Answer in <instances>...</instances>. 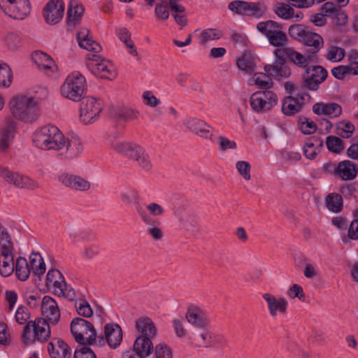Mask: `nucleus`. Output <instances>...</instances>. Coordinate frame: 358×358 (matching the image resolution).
<instances>
[{"label":"nucleus","mask_w":358,"mask_h":358,"mask_svg":"<svg viewBox=\"0 0 358 358\" xmlns=\"http://www.w3.org/2000/svg\"><path fill=\"white\" fill-rule=\"evenodd\" d=\"M41 96H19L14 97L10 101L11 113L17 119L31 122L35 120L38 115V106L41 101L48 96V90L42 89Z\"/></svg>","instance_id":"f257e3e1"},{"label":"nucleus","mask_w":358,"mask_h":358,"mask_svg":"<svg viewBox=\"0 0 358 358\" xmlns=\"http://www.w3.org/2000/svg\"><path fill=\"white\" fill-rule=\"evenodd\" d=\"M113 148L119 153L134 160L138 166L145 172L153 169V163L150 152L143 145L130 141H118Z\"/></svg>","instance_id":"f03ea898"},{"label":"nucleus","mask_w":358,"mask_h":358,"mask_svg":"<svg viewBox=\"0 0 358 358\" xmlns=\"http://www.w3.org/2000/svg\"><path fill=\"white\" fill-rule=\"evenodd\" d=\"M33 142L40 149L59 151L64 145V136L57 127L47 124L34 132Z\"/></svg>","instance_id":"7ed1b4c3"},{"label":"nucleus","mask_w":358,"mask_h":358,"mask_svg":"<svg viewBox=\"0 0 358 358\" xmlns=\"http://www.w3.org/2000/svg\"><path fill=\"white\" fill-rule=\"evenodd\" d=\"M71 331L76 340L83 345H101L104 342L103 336H96L93 324L80 317L74 318L71 322Z\"/></svg>","instance_id":"20e7f679"},{"label":"nucleus","mask_w":358,"mask_h":358,"mask_svg":"<svg viewBox=\"0 0 358 358\" xmlns=\"http://www.w3.org/2000/svg\"><path fill=\"white\" fill-rule=\"evenodd\" d=\"M51 334L50 325L45 318L38 317L29 321L23 328L22 339L24 344L29 345L36 341L44 343Z\"/></svg>","instance_id":"39448f33"},{"label":"nucleus","mask_w":358,"mask_h":358,"mask_svg":"<svg viewBox=\"0 0 358 358\" xmlns=\"http://www.w3.org/2000/svg\"><path fill=\"white\" fill-rule=\"evenodd\" d=\"M257 29L266 36L269 44L277 48L276 49L287 47L289 38L280 23L273 20L260 22L257 24Z\"/></svg>","instance_id":"423d86ee"},{"label":"nucleus","mask_w":358,"mask_h":358,"mask_svg":"<svg viewBox=\"0 0 358 358\" xmlns=\"http://www.w3.org/2000/svg\"><path fill=\"white\" fill-rule=\"evenodd\" d=\"M85 78L79 72H73L65 79L61 87L62 95L70 100L80 101L86 90Z\"/></svg>","instance_id":"0eeeda50"},{"label":"nucleus","mask_w":358,"mask_h":358,"mask_svg":"<svg viewBox=\"0 0 358 358\" xmlns=\"http://www.w3.org/2000/svg\"><path fill=\"white\" fill-rule=\"evenodd\" d=\"M86 66L92 74L101 78L111 80L117 76L113 64L109 60L95 53L87 55Z\"/></svg>","instance_id":"6e6552de"},{"label":"nucleus","mask_w":358,"mask_h":358,"mask_svg":"<svg viewBox=\"0 0 358 358\" xmlns=\"http://www.w3.org/2000/svg\"><path fill=\"white\" fill-rule=\"evenodd\" d=\"M45 285L52 289L54 294L58 296H64L70 301L76 297L74 290L67 286L64 278L57 269L50 270L46 275Z\"/></svg>","instance_id":"1a4fd4ad"},{"label":"nucleus","mask_w":358,"mask_h":358,"mask_svg":"<svg viewBox=\"0 0 358 358\" xmlns=\"http://www.w3.org/2000/svg\"><path fill=\"white\" fill-rule=\"evenodd\" d=\"M278 97L272 90H259L250 97L252 110L257 113H264L272 110L278 104Z\"/></svg>","instance_id":"9d476101"},{"label":"nucleus","mask_w":358,"mask_h":358,"mask_svg":"<svg viewBox=\"0 0 358 358\" xmlns=\"http://www.w3.org/2000/svg\"><path fill=\"white\" fill-rule=\"evenodd\" d=\"M0 8L6 15L17 20L25 19L31 13L29 0H0Z\"/></svg>","instance_id":"9b49d317"},{"label":"nucleus","mask_w":358,"mask_h":358,"mask_svg":"<svg viewBox=\"0 0 358 358\" xmlns=\"http://www.w3.org/2000/svg\"><path fill=\"white\" fill-rule=\"evenodd\" d=\"M102 110L101 102L92 96L84 98L80 106V119L85 124H92L99 117Z\"/></svg>","instance_id":"f8f14e48"},{"label":"nucleus","mask_w":358,"mask_h":358,"mask_svg":"<svg viewBox=\"0 0 358 358\" xmlns=\"http://www.w3.org/2000/svg\"><path fill=\"white\" fill-rule=\"evenodd\" d=\"M0 176L8 184L17 188L34 189L39 187L38 183L19 173L13 172L8 169H0Z\"/></svg>","instance_id":"ddd939ff"},{"label":"nucleus","mask_w":358,"mask_h":358,"mask_svg":"<svg viewBox=\"0 0 358 358\" xmlns=\"http://www.w3.org/2000/svg\"><path fill=\"white\" fill-rule=\"evenodd\" d=\"M306 76L303 75L304 88L316 91L320 84L323 83L328 75L327 71L322 66H308L306 69Z\"/></svg>","instance_id":"4468645a"},{"label":"nucleus","mask_w":358,"mask_h":358,"mask_svg":"<svg viewBox=\"0 0 358 358\" xmlns=\"http://www.w3.org/2000/svg\"><path fill=\"white\" fill-rule=\"evenodd\" d=\"M59 182L66 187L78 191H87L90 189V182L80 176L67 172L61 173L58 176Z\"/></svg>","instance_id":"2eb2a0df"},{"label":"nucleus","mask_w":358,"mask_h":358,"mask_svg":"<svg viewBox=\"0 0 358 358\" xmlns=\"http://www.w3.org/2000/svg\"><path fill=\"white\" fill-rule=\"evenodd\" d=\"M64 6L63 0H50L43 10L45 21L49 24L57 23L64 16Z\"/></svg>","instance_id":"dca6fc26"},{"label":"nucleus","mask_w":358,"mask_h":358,"mask_svg":"<svg viewBox=\"0 0 358 358\" xmlns=\"http://www.w3.org/2000/svg\"><path fill=\"white\" fill-rule=\"evenodd\" d=\"M42 315L47 321L56 324L60 319V310L56 301L50 296H45L41 301Z\"/></svg>","instance_id":"f3484780"},{"label":"nucleus","mask_w":358,"mask_h":358,"mask_svg":"<svg viewBox=\"0 0 358 358\" xmlns=\"http://www.w3.org/2000/svg\"><path fill=\"white\" fill-rule=\"evenodd\" d=\"M276 58H288L295 65L304 68L308 67L309 64V58L306 57L304 55L299 52L295 51L293 48L286 47L285 48L275 49L273 52Z\"/></svg>","instance_id":"a211bd4d"},{"label":"nucleus","mask_w":358,"mask_h":358,"mask_svg":"<svg viewBox=\"0 0 358 358\" xmlns=\"http://www.w3.org/2000/svg\"><path fill=\"white\" fill-rule=\"evenodd\" d=\"M48 351L51 358H70L71 356V348L59 338H54L49 342Z\"/></svg>","instance_id":"6ab92c4d"},{"label":"nucleus","mask_w":358,"mask_h":358,"mask_svg":"<svg viewBox=\"0 0 358 358\" xmlns=\"http://www.w3.org/2000/svg\"><path fill=\"white\" fill-rule=\"evenodd\" d=\"M285 63V57L276 58L273 64L265 65L264 71L270 76L277 80L288 78L291 75V71Z\"/></svg>","instance_id":"aec40b11"},{"label":"nucleus","mask_w":358,"mask_h":358,"mask_svg":"<svg viewBox=\"0 0 358 358\" xmlns=\"http://www.w3.org/2000/svg\"><path fill=\"white\" fill-rule=\"evenodd\" d=\"M31 57L34 62L47 75L51 76L57 70L53 59L45 52L36 51Z\"/></svg>","instance_id":"412c9836"},{"label":"nucleus","mask_w":358,"mask_h":358,"mask_svg":"<svg viewBox=\"0 0 358 358\" xmlns=\"http://www.w3.org/2000/svg\"><path fill=\"white\" fill-rule=\"evenodd\" d=\"M334 174L343 180H352L357 174V168L355 163L344 160L334 168Z\"/></svg>","instance_id":"4be33fe9"},{"label":"nucleus","mask_w":358,"mask_h":358,"mask_svg":"<svg viewBox=\"0 0 358 358\" xmlns=\"http://www.w3.org/2000/svg\"><path fill=\"white\" fill-rule=\"evenodd\" d=\"M104 334L108 345L112 348H116L122 341V330L117 324H106L104 327Z\"/></svg>","instance_id":"5701e85b"},{"label":"nucleus","mask_w":358,"mask_h":358,"mask_svg":"<svg viewBox=\"0 0 358 358\" xmlns=\"http://www.w3.org/2000/svg\"><path fill=\"white\" fill-rule=\"evenodd\" d=\"M187 128L196 135L205 139H210V126L204 121L197 118H190L185 122Z\"/></svg>","instance_id":"b1692460"},{"label":"nucleus","mask_w":358,"mask_h":358,"mask_svg":"<svg viewBox=\"0 0 358 358\" xmlns=\"http://www.w3.org/2000/svg\"><path fill=\"white\" fill-rule=\"evenodd\" d=\"M85 12L83 6L76 0H71L69 3L67 10V24L69 27H75L78 24Z\"/></svg>","instance_id":"393cba45"},{"label":"nucleus","mask_w":358,"mask_h":358,"mask_svg":"<svg viewBox=\"0 0 358 358\" xmlns=\"http://www.w3.org/2000/svg\"><path fill=\"white\" fill-rule=\"evenodd\" d=\"M313 111L319 115H325L334 118L341 115L342 108L336 103H317L313 105Z\"/></svg>","instance_id":"a878e982"},{"label":"nucleus","mask_w":358,"mask_h":358,"mask_svg":"<svg viewBox=\"0 0 358 358\" xmlns=\"http://www.w3.org/2000/svg\"><path fill=\"white\" fill-rule=\"evenodd\" d=\"M77 38L80 47L83 49L94 52L95 54L101 50V46L90 36V31L87 29H82L79 31Z\"/></svg>","instance_id":"bb28decb"},{"label":"nucleus","mask_w":358,"mask_h":358,"mask_svg":"<svg viewBox=\"0 0 358 358\" xmlns=\"http://www.w3.org/2000/svg\"><path fill=\"white\" fill-rule=\"evenodd\" d=\"M299 95L297 93L296 96H287L282 99V111L285 115L292 116L302 110L304 103L299 101Z\"/></svg>","instance_id":"cd10ccee"},{"label":"nucleus","mask_w":358,"mask_h":358,"mask_svg":"<svg viewBox=\"0 0 358 358\" xmlns=\"http://www.w3.org/2000/svg\"><path fill=\"white\" fill-rule=\"evenodd\" d=\"M274 12L283 20H293L294 22L300 21L303 16L301 12H295L293 8L284 3H277L274 7Z\"/></svg>","instance_id":"c85d7f7f"},{"label":"nucleus","mask_w":358,"mask_h":358,"mask_svg":"<svg viewBox=\"0 0 358 358\" xmlns=\"http://www.w3.org/2000/svg\"><path fill=\"white\" fill-rule=\"evenodd\" d=\"M64 146L61 147V150H65V156L69 159L77 157L83 151V144L78 138H71L68 139L64 137Z\"/></svg>","instance_id":"c756f323"},{"label":"nucleus","mask_w":358,"mask_h":358,"mask_svg":"<svg viewBox=\"0 0 358 358\" xmlns=\"http://www.w3.org/2000/svg\"><path fill=\"white\" fill-rule=\"evenodd\" d=\"M153 336H140L134 344V350L141 357L144 358L150 355L152 351L153 347L151 338Z\"/></svg>","instance_id":"7c9ffc66"},{"label":"nucleus","mask_w":358,"mask_h":358,"mask_svg":"<svg viewBox=\"0 0 358 358\" xmlns=\"http://www.w3.org/2000/svg\"><path fill=\"white\" fill-rule=\"evenodd\" d=\"M15 124L13 122H8L1 128L0 131V150L5 152L9 148L15 133Z\"/></svg>","instance_id":"2f4dec72"},{"label":"nucleus","mask_w":358,"mask_h":358,"mask_svg":"<svg viewBox=\"0 0 358 358\" xmlns=\"http://www.w3.org/2000/svg\"><path fill=\"white\" fill-rule=\"evenodd\" d=\"M263 298L266 301L269 312L272 316L276 315L277 310L280 313H285L287 303L284 299H277L274 296L270 294H264Z\"/></svg>","instance_id":"473e14b6"},{"label":"nucleus","mask_w":358,"mask_h":358,"mask_svg":"<svg viewBox=\"0 0 358 358\" xmlns=\"http://www.w3.org/2000/svg\"><path fill=\"white\" fill-rule=\"evenodd\" d=\"M301 43L310 47V52L315 54L323 47L324 40L320 34L309 31Z\"/></svg>","instance_id":"72a5a7b5"},{"label":"nucleus","mask_w":358,"mask_h":358,"mask_svg":"<svg viewBox=\"0 0 358 358\" xmlns=\"http://www.w3.org/2000/svg\"><path fill=\"white\" fill-rule=\"evenodd\" d=\"M322 146L323 141L320 138L315 136L309 138L303 147L305 156L309 159H315Z\"/></svg>","instance_id":"f704fd0d"},{"label":"nucleus","mask_w":358,"mask_h":358,"mask_svg":"<svg viewBox=\"0 0 358 358\" xmlns=\"http://www.w3.org/2000/svg\"><path fill=\"white\" fill-rule=\"evenodd\" d=\"M186 318L189 323L196 327H204L207 324L203 312L196 306L189 308L186 313Z\"/></svg>","instance_id":"c9c22d12"},{"label":"nucleus","mask_w":358,"mask_h":358,"mask_svg":"<svg viewBox=\"0 0 358 358\" xmlns=\"http://www.w3.org/2000/svg\"><path fill=\"white\" fill-rule=\"evenodd\" d=\"M14 271V262L12 251L8 252H1L0 273L3 277H8Z\"/></svg>","instance_id":"e433bc0d"},{"label":"nucleus","mask_w":358,"mask_h":358,"mask_svg":"<svg viewBox=\"0 0 358 358\" xmlns=\"http://www.w3.org/2000/svg\"><path fill=\"white\" fill-rule=\"evenodd\" d=\"M136 328L141 336H155L157 329L152 321L148 317H142L136 321Z\"/></svg>","instance_id":"4c0bfd02"},{"label":"nucleus","mask_w":358,"mask_h":358,"mask_svg":"<svg viewBox=\"0 0 358 358\" xmlns=\"http://www.w3.org/2000/svg\"><path fill=\"white\" fill-rule=\"evenodd\" d=\"M29 267L35 275L41 276L45 272V264L41 255L33 252L29 257Z\"/></svg>","instance_id":"58836bf2"},{"label":"nucleus","mask_w":358,"mask_h":358,"mask_svg":"<svg viewBox=\"0 0 358 358\" xmlns=\"http://www.w3.org/2000/svg\"><path fill=\"white\" fill-rule=\"evenodd\" d=\"M15 272L20 280L25 281L28 279L31 273V268L26 259L21 257L17 259Z\"/></svg>","instance_id":"ea45409f"},{"label":"nucleus","mask_w":358,"mask_h":358,"mask_svg":"<svg viewBox=\"0 0 358 358\" xmlns=\"http://www.w3.org/2000/svg\"><path fill=\"white\" fill-rule=\"evenodd\" d=\"M251 80L259 89L263 90H270L273 85V80L268 73H256L254 74Z\"/></svg>","instance_id":"a19ab883"},{"label":"nucleus","mask_w":358,"mask_h":358,"mask_svg":"<svg viewBox=\"0 0 358 358\" xmlns=\"http://www.w3.org/2000/svg\"><path fill=\"white\" fill-rule=\"evenodd\" d=\"M13 72L6 63L0 62V87L7 88L13 82Z\"/></svg>","instance_id":"79ce46f5"},{"label":"nucleus","mask_w":358,"mask_h":358,"mask_svg":"<svg viewBox=\"0 0 358 358\" xmlns=\"http://www.w3.org/2000/svg\"><path fill=\"white\" fill-rule=\"evenodd\" d=\"M345 52L343 48L336 45H329L327 48L325 58L332 62H338L343 59Z\"/></svg>","instance_id":"37998d69"},{"label":"nucleus","mask_w":358,"mask_h":358,"mask_svg":"<svg viewBox=\"0 0 358 358\" xmlns=\"http://www.w3.org/2000/svg\"><path fill=\"white\" fill-rule=\"evenodd\" d=\"M238 67L247 73H252L255 69V58L250 55H243L236 61Z\"/></svg>","instance_id":"c03bdc74"},{"label":"nucleus","mask_w":358,"mask_h":358,"mask_svg":"<svg viewBox=\"0 0 358 358\" xmlns=\"http://www.w3.org/2000/svg\"><path fill=\"white\" fill-rule=\"evenodd\" d=\"M120 39L126 45L129 49V53L135 57L138 56V51L134 46V42L131 39V34L126 28H122L118 31Z\"/></svg>","instance_id":"a18cd8bd"},{"label":"nucleus","mask_w":358,"mask_h":358,"mask_svg":"<svg viewBox=\"0 0 358 358\" xmlns=\"http://www.w3.org/2000/svg\"><path fill=\"white\" fill-rule=\"evenodd\" d=\"M309 31L303 24H295L289 26L288 34L294 40L301 43Z\"/></svg>","instance_id":"49530a36"},{"label":"nucleus","mask_w":358,"mask_h":358,"mask_svg":"<svg viewBox=\"0 0 358 358\" xmlns=\"http://www.w3.org/2000/svg\"><path fill=\"white\" fill-rule=\"evenodd\" d=\"M222 36V32L216 29H207L203 30L199 35V38L202 44H206L208 41L220 39Z\"/></svg>","instance_id":"de8ad7c7"},{"label":"nucleus","mask_w":358,"mask_h":358,"mask_svg":"<svg viewBox=\"0 0 358 358\" xmlns=\"http://www.w3.org/2000/svg\"><path fill=\"white\" fill-rule=\"evenodd\" d=\"M210 343V336L206 330L196 333L192 337V343L199 348L207 347Z\"/></svg>","instance_id":"09e8293b"},{"label":"nucleus","mask_w":358,"mask_h":358,"mask_svg":"<svg viewBox=\"0 0 358 358\" xmlns=\"http://www.w3.org/2000/svg\"><path fill=\"white\" fill-rule=\"evenodd\" d=\"M326 145L328 150L334 153H340L344 149L342 140L336 136H328Z\"/></svg>","instance_id":"8fccbe9b"},{"label":"nucleus","mask_w":358,"mask_h":358,"mask_svg":"<svg viewBox=\"0 0 358 358\" xmlns=\"http://www.w3.org/2000/svg\"><path fill=\"white\" fill-rule=\"evenodd\" d=\"M0 243L1 245V252H8V251H12L13 248V242L10 241L8 233L3 227H0Z\"/></svg>","instance_id":"3c124183"},{"label":"nucleus","mask_w":358,"mask_h":358,"mask_svg":"<svg viewBox=\"0 0 358 358\" xmlns=\"http://www.w3.org/2000/svg\"><path fill=\"white\" fill-rule=\"evenodd\" d=\"M338 134L343 138H348L352 134L355 127L349 121H341L337 126Z\"/></svg>","instance_id":"603ef678"},{"label":"nucleus","mask_w":358,"mask_h":358,"mask_svg":"<svg viewBox=\"0 0 358 358\" xmlns=\"http://www.w3.org/2000/svg\"><path fill=\"white\" fill-rule=\"evenodd\" d=\"M236 169L244 180L248 181L251 179V166L249 162L238 161L236 163Z\"/></svg>","instance_id":"864d4df0"},{"label":"nucleus","mask_w":358,"mask_h":358,"mask_svg":"<svg viewBox=\"0 0 358 358\" xmlns=\"http://www.w3.org/2000/svg\"><path fill=\"white\" fill-rule=\"evenodd\" d=\"M299 125L301 132L304 134H313L317 129L316 124L306 117L300 119Z\"/></svg>","instance_id":"5fc2aeb1"},{"label":"nucleus","mask_w":358,"mask_h":358,"mask_svg":"<svg viewBox=\"0 0 358 358\" xmlns=\"http://www.w3.org/2000/svg\"><path fill=\"white\" fill-rule=\"evenodd\" d=\"M15 317L19 324L26 325L29 322L30 313L26 307L20 306L15 313Z\"/></svg>","instance_id":"6e6d98bb"},{"label":"nucleus","mask_w":358,"mask_h":358,"mask_svg":"<svg viewBox=\"0 0 358 358\" xmlns=\"http://www.w3.org/2000/svg\"><path fill=\"white\" fill-rule=\"evenodd\" d=\"M76 308L78 313L85 317H90L92 315V309L88 302L85 300H81L76 302Z\"/></svg>","instance_id":"4d7b16f0"},{"label":"nucleus","mask_w":358,"mask_h":358,"mask_svg":"<svg viewBox=\"0 0 358 358\" xmlns=\"http://www.w3.org/2000/svg\"><path fill=\"white\" fill-rule=\"evenodd\" d=\"M264 13V10L259 4L247 2L245 15L259 17Z\"/></svg>","instance_id":"13d9d810"},{"label":"nucleus","mask_w":358,"mask_h":358,"mask_svg":"<svg viewBox=\"0 0 358 358\" xmlns=\"http://www.w3.org/2000/svg\"><path fill=\"white\" fill-rule=\"evenodd\" d=\"M143 103L151 108L157 107L160 104L161 101L157 99L154 94L149 90L145 91L142 94Z\"/></svg>","instance_id":"bf43d9fd"},{"label":"nucleus","mask_w":358,"mask_h":358,"mask_svg":"<svg viewBox=\"0 0 358 358\" xmlns=\"http://www.w3.org/2000/svg\"><path fill=\"white\" fill-rule=\"evenodd\" d=\"M73 358H96V356L90 348L83 346L74 352Z\"/></svg>","instance_id":"052dcab7"},{"label":"nucleus","mask_w":358,"mask_h":358,"mask_svg":"<svg viewBox=\"0 0 358 358\" xmlns=\"http://www.w3.org/2000/svg\"><path fill=\"white\" fill-rule=\"evenodd\" d=\"M217 143L219 150L221 151H225L227 149L236 148V143L224 136H218Z\"/></svg>","instance_id":"680f3d73"},{"label":"nucleus","mask_w":358,"mask_h":358,"mask_svg":"<svg viewBox=\"0 0 358 358\" xmlns=\"http://www.w3.org/2000/svg\"><path fill=\"white\" fill-rule=\"evenodd\" d=\"M157 358H172V352L170 348L164 344H159L155 348Z\"/></svg>","instance_id":"e2e57ef3"},{"label":"nucleus","mask_w":358,"mask_h":358,"mask_svg":"<svg viewBox=\"0 0 358 358\" xmlns=\"http://www.w3.org/2000/svg\"><path fill=\"white\" fill-rule=\"evenodd\" d=\"M155 14L160 20H164L168 19L169 17V12L167 3L163 1L162 3L157 4L155 8Z\"/></svg>","instance_id":"0e129e2a"},{"label":"nucleus","mask_w":358,"mask_h":358,"mask_svg":"<svg viewBox=\"0 0 358 358\" xmlns=\"http://www.w3.org/2000/svg\"><path fill=\"white\" fill-rule=\"evenodd\" d=\"M334 23L336 26H345L347 24L348 21V15L344 11L341 10V8L336 10V13L334 14Z\"/></svg>","instance_id":"69168bd1"},{"label":"nucleus","mask_w":358,"mask_h":358,"mask_svg":"<svg viewBox=\"0 0 358 358\" xmlns=\"http://www.w3.org/2000/svg\"><path fill=\"white\" fill-rule=\"evenodd\" d=\"M332 75L337 79H343L346 76L350 75L349 66L347 65H341L331 69Z\"/></svg>","instance_id":"338daca9"},{"label":"nucleus","mask_w":358,"mask_h":358,"mask_svg":"<svg viewBox=\"0 0 358 358\" xmlns=\"http://www.w3.org/2000/svg\"><path fill=\"white\" fill-rule=\"evenodd\" d=\"M119 115L126 120H134L138 117L139 112L133 108H127L120 110Z\"/></svg>","instance_id":"774afa93"}]
</instances>
